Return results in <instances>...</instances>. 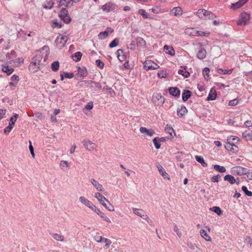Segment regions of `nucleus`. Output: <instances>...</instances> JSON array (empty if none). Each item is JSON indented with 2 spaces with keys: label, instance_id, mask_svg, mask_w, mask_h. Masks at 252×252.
<instances>
[{
  "label": "nucleus",
  "instance_id": "1",
  "mask_svg": "<svg viewBox=\"0 0 252 252\" xmlns=\"http://www.w3.org/2000/svg\"><path fill=\"white\" fill-rule=\"evenodd\" d=\"M250 15L247 12H242L240 13L237 24L239 26H244L250 23Z\"/></svg>",
  "mask_w": 252,
  "mask_h": 252
},
{
  "label": "nucleus",
  "instance_id": "2",
  "mask_svg": "<svg viewBox=\"0 0 252 252\" xmlns=\"http://www.w3.org/2000/svg\"><path fill=\"white\" fill-rule=\"evenodd\" d=\"M196 15L201 19H214L216 17L215 15L204 9H199L196 12Z\"/></svg>",
  "mask_w": 252,
  "mask_h": 252
},
{
  "label": "nucleus",
  "instance_id": "3",
  "mask_svg": "<svg viewBox=\"0 0 252 252\" xmlns=\"http://www.w3.org/2000/svg\"><path fill=\"white\" fill-rule=\"evenodd\" d=\"M59 15L61 19L66 24L69 23L71 21V18L68 14V11L65 8H63Z\"/></svg>",
  "mask_w": 252,
  "mask_h": 252
},
{
  "label": "nucleus",
  "instance_id": "4",
  "mask_svg": "<svg viewBox=\"0 0 252 252\" xmlns=\"http://www.w3.org/2000/svg\"><path fill=\"white\" fill-rule=\"evenodd\" d=\"M67 40V37L64 35L60 34L56 39L55 42L59 48L64 46Z\"/></svg>",
  "mask_w": 252,
  "mask_h": 252
},
{
  "label": "nucleus",
  "instance_id": "5",
  "mask_svg": "<svg viewBox=\"0 0 252 252\" xmlns=\"http://www.w3.org/2000/svg\"><path fill=\"white\" fill-rule=\"evenodd\" d=\"M159 65L151 60H146L144 63V68L146 70L156 69L159 68Z\"/></svg>",
  "mask_w": 252,
  "mask_h": 252
},
{
  "label": "nucleus",
  "instance_id": "6",
  "mask_svg": "<svg viewBox=\"0 0 252 252\" xmlns=\"http://www.w3.org/2000/svg\"><path fill=\"white\" fill-rule=\"evenodd\" d=\"M116 5L115 3L109 2L105 3L101 7V9L105 12H109L115 9Z\"/></svg>",
  "mask_w": 252,
  "mask_h": 252
},
{
  "label": "nucleus",
  "instance_id": "7",
  "mask_svg": "<svg viewBox=\"0 0 252 252\" xmlns=\"http://www.w3.org/2000/svg\"><path fill=\"white\" fill-rule=\"evenodd\" d=\"M84 146L89 151H93L97 147V145L89 140H85L82 142Z\"/></svg>",
  "mask_w": 252,
  "mask_h": 252
},
{
  "label": "nucleus",
  "instance_id": "8",
  "mask_svg": "<svg viewBox=\"0 0 252 252\" xmlns=\"http://www.w3.org/2000/svg\"><path fill=\"white\" fill-rule=\"evenodd\" d=\"M237 142H234L232 141H227L226 145L225 146V148L230 151H232V152H236L238 150V147L236 145Z\"/></svg>",
  "mask_w": 252,
  "mask_h": 252
},
{
  "label": "nucleus",
  "instance_id": "9",
  "mask_svg": "<svg viewBox=\"0 0 252 252\" xmlns=\"http://www.w3.org/2000/svg\"><path fill=\"white\" fill-rule=\"evenodd\" d=\"M169 14L171 16L179 17L182 15L183 10L181 7H175L170 10Z\"/></svg>",
  "mask_w": 252,
  "mask_h": 252
},
{
  "label": "nucleus",
  "instance_id": "10",
  "mask_svg": "<svg viewBox=\"0 0 252 252\" xmlns=\"http://www.w3.org/2000/svg\"><path fill=\"white\" fill-rule=\"evenodd\" d=\"M233 171L237 175L241 176L247 173V169L242 166H237L233 168Z\"/></svg>",
  "mask_w": 252,
  "mask_h": 252
},
{
  "label": "nucleus",
  "instance_id": "11",
  "mask_svg": "<svg viewBox=\"0 0 252 252\" xmlns=\"http://www.w3.org/2000/svg\"><path fill=\"white\" fill-rule=\"evenodd\" d=\"M113 32V29L107 28L106 31L101 32L98 34V37L99 39H104L108 36L109 33H112Z\"/></svg>",
  "mask_w": 252,
  "mask_h": 252
},
{
  "label": "nucleus",
  "instance_id": "12",
  "mask_svg": "<svg viewBox=\"0 0 252 252\" xmlns=\"http://www.w3.org/2000/svg\"><path fill=\"white\" fill-rule=\"evenodd\" d=\"M141 133L144 134L145 135L152 136L155 134V131L152 129H147L145 127H141L140 128Z\"/></svg>",
  "mask_w": 252,
  "mask_h": 252
},
{
  "label": "nucleus",
  "instance_id": "13",
  "mask_svg": "<svg viewBox=\"0 0 252 252\" xmlns=\"http://www.w3.org/2000/svg\"><path fill=\"white\" fill-rule=\"evenodd\" d=\"M94 196L101 205L103 204L106 202H108V200L102 194L99 192L95 193Z\"/></svg>",
  "mask_w": 252,
  "mask_h": 252
},
{
  "label": "nucleus",
  "instance_id": "14",
  "mask_svg": "<svg viewBox=\"0 0 252 252\" xmlns=\"http://www.w3.org/2000/svg\"><path fill=\"white\" fill-rule=\"evenodd\" d=\"M248 0H239L237 2L232 3L231 6V8L233 10H236L242 6Z\"/></svg>",
  "mask_w": 252,
  "mask_h": 252
},
{
  "label": "nucleus",
  "instance_id": "15",
  "mask_svg": "<svg viewBox=\"0 0 252 252\" xmlns=\"http://www.w3.org/2000/svg\"><path fill=\"white\" fill-rule=\"evenodd\" d=\"M188 112L186 107L184 105H182L180 107L178 108L177 110V115L180 117H182Z\"/></svg>",
  "mask_w": 252,
  "mask_h": 252
},
{
  "label": "nucleus",
  "instance_id": "16",
  "mask_svg": "<svg viewBox=\"0 0 252 252\" xmlns=\"http://www.w3.org/2000/svg\"><path fill=\"white\" fill-rule=\"evenodd\" d=\"M169 92L171 95L176 97H179L180 94V91L177 87L169 88Z\"/></svg>",
  "mask_w": 252,
  "mask_h": 252
},
{
  "label": "nucleus",
  "instance_id": "17",
  "mask_svg": "<svg viewBox=\"0 0 252 252\" xmlns=\"http://www.w3.org/2000/svg\"><path fill=\"white\" fill-rule=\"evenodd\" d=\"M242 137L246 141L252 140V131L246 130L243 133Z\"/></svg>",
  "mask_w": 252,
  "mask_h": 252
},
{
  "label": "nucleus",
  "instance_id": "18",
  "mask_svg": "<svg viewBox=\"0 0 252 252\" xmlns=\"http://www.w3.org/2000/svg\"><path fill=\"white\" fill-rule=\"evenodd\" d=\"M224 180L226 181H228L231 184H233L235 183H236L237 185L239 184V182H236V180L235 178L231 175H226L224 177Z\"/></svg>",
  "mask_w": 252,
  "mask_h": 252
},
{
  "label": "nucleus",
  "instance_id": "19",
  "mask_svg": "<svg viewBox=\"0 0 252 252\" xmlns=\"http://www.w3.org/2000/svg\"><path fill=\"white\" fill-rule=\"evenodd\" d=\"M11 82H9V85L11 87H15L19 81V77L18 75H13L11 77Z\"/></svg>",
  "mask_w": 252,
  "mask_h": 252
},
{
  "label": "nucleus",
  "instance_id": "20",
  "mask_svg": "<svg viewBox=\"0 0 252 252\" xmlns=\"http://www.w3.org/2000/svg\"><path fill=\"white\" fill-rule=\"evenodd\" d=\"M17 37L21 40L25 41L27 40V32L20 29L17 33Z\"/></svg>",
  "mask_w": 252,
  "mask_h": 252
},
{
  "label": "nucleus",
  "instance_id": "21",
  "mask_svg": "<svg viewBox=\"0 0 252 252\" xmlns=\"http://www.w3.org/2000/svg\"><path fill=\"white\" fill-rule=\"evenodd\" d=\"M78 73L81 77H86L88 74V71L85 67H78Z\"/></svg>",
  "mask_w": 252,
  "mask_h": 252
},
{
  "label": "nucleus",
  "instance_id": "22",
  "mask_svg": "<svg viewBox=\"0 0 252 252\" xmlns=\"http://www.w3.org/2000/svg\"><path fill=\"white\" fill-rule=\"evenodd\" d=\"M39 65L36 62L32 60V62L29 65V69L33 72H36L39 69Z\"/></svg>",
  "mask_w": 252,
  "mask_h": 252
},
{
  "label": "nucleus",
  "instance_id": "23",
  "mask_svg": "<svg viewBox=\"0 0 252 252\" xmlns=\"http://www.w3.org/2000/svg\"><path fill=\"white\" fill-rule=\"evenodd\" d=\"M90 83H91L90 88H92L94 91H99L101 89V85L99 82L92 81Z\"/></svg>",
  "mask_w": 252,
  "mask_h": 252
},
{
  "label": "nucleus",
  "instance_id": "24",
  "mask_svg": "<svg viewBox=\"0 0 252 252\" xmlns=\"http://www.w3.org/2000/svg\"><path fill=\"white\" fill-rule=\"evenodd\" d=\"M91 183L94 185V186L96 189L98 191H102L103 188L102 186L97 181L94 179H91Z\"/></svg>",
  "mask_w": 252,
  "mask_h": 252
},
{
  "label": "nucleus",
  "instance_id": "25",
  "mask_svg": "<svg viewBox=\"0 0 252 252\" xmlns=\"http://www.w3.org/2000/svg\"><path fill=\"white\" fill-rule=\"evenodd\" d=\"M157 167L158 168V171L160 173V175L164 178H165V179L167 178V179H169V178L167 177V176H168L167 173L166 172L165 170H164V169L163 168V167L161 165H160L159 164H158L157 165Z\"/></svg>",
  "mask_w": 252,
  "mask_h": 252
},
{
  "label": "nucleus",
  "instance_id": "26",
  "mask_svg": "<svg viewBox=\"0 0 252 252\" xmlns=\"http://www.w3.org/2000/svg\"><path fill=\"white\" fill-rule=\"evenodd\" d=\"M217 97V94L216 91L213 89H211L210 93L208 94V96L207 98V100H215Z\"/></svg>",
  "mask_w": 252,
  "mask_h": 252
},
{
  "label": "nucleus",
  "instance_id": "27",
  "mask_svg": "<svg viewBox=\"0 0 252 252\" xmlns=\"http://www.w3.org/2000/svg\"><path fill=\"white\" fill-rule=\"evenodd\" d=\"M163 48L166 54H168L171 56H174L175 55V52L172 47L168 46L166 45L164 46Z\"/></svg>",
  "mask_w": 252,
  "mask_h": 252
},
{
  "label": "nucleus",
  "instance_id": "28",
  "mask_svg": "<svg viewBox=\"0 0 252 252\" xmlns=\"http://www.w3.org/2000/svg\"><path fill=\"white\" fill-rule=\"evenodd\" d=\"M151 10L155 14L163 13L168 11L167 10L161 8L158 6L153 7Z\"/></svg>",
  "mask_w": 252,
  "mask_h": 252
},
{
  "label": "nucleus",
  "instance_id": "29",
  "mask_svg": "<svg viewBox=\"0 0 252 252\" xmlns=\"http://www.w3.org/2000/svg\"><path fill=\"white\" fill-rule=\"evenodd\" d=\"M116 54L118 59L121 62H123L126 60V56L124 54V51L122 49L118 50Z\"/></svg>",
  "mask_w": 252,
  "mask_h": 252
},
{
  "label": "nucleus",
  "instance_id": "30",
  "mask_svg": "<svg viewBox=\"0 0 252 252\" xmlns=\"http://www.w3.org/2000/svg\"><path fill=\"white\" fill-rule=\"evenodd\" d=\"M206 56V51L204 49L201 48L197 54V57L198 59L202 60L204 59Z\"/></svg>",
  "mask_w": 252,
  "mask_h": 252
},
{
  "label": "nucleus",
  "instance_id": "31",
  "mask_svg": "<svg viewBox=\"0 0 252 252\" xmlns=\"http://www.w3.org/2000/svg\"><path fill=\"white\" fill-rule=\"evenodd\" d=\"M2 70L3 72L6 73L8 75L11 74L14 71V69L9 67L8 65H2Z\"/></svg>",
  "mask_w": 252,
  "mask_h": 252
},
{
  "label": "nucleus",
  "instance_id": "32",
  "mask_svg": "<svg viewBox=\"0 0 252 252\" xmlns=\"http://www.w3.org/2000/svg\"><path fill=\"white\" fill-rule=\"evenodd\" d=\"M187 66H185L184 69L178 70V73L180 75H183L185 78H188L190 76V73L186 70Z\"/></svg>",
  "mask_w": 252,
  "mask_h": 252
},
{
  "label": "nucleus",
  "instance_id": "33",
  "mask_svg": "<svg viewBox=\"0 0 252 252\" xmlns=\"http://www.w3.org/2000/svg\"><path fill=\"white\" fill-rule=\"evenodd\" d=\"M191 96V92L189 90H184L182 93V99L184 101H187Z\"/></svg>",
  "mask_w": 252,
  "mask_h": 252
},
{
  "label": "nucleus",
  "instance_id": "34",
  "mask_svg": "<svg viewBox=\"0 0 252 252\" xmlns=\"http://www.w3.org/2000/svg\"><path fill=\"white\" fill-rule=\"evenodd\" d=\"M133 212L135 215H136L139 217H141V218H142L144 219H146V218L149 219L147 215H142L141 212H142V211L139 209L133 208Z\"/></svg>",
  "mask_w": 252,
  "mask_h": 252
},
{
  "label": "nucleus",
  "instance_id": "35",
  "mask_svg": "<svg viewBox=\"0 0 252 252\" xmlns=\"http://www.w3.org/2000/svg\"><path fill=\"white\" fill-rule=\"evenodd\" d=\"M79 201L86 206L89 207L90 205L92 203V202L89 201L88 199L86 198L84 196H80L79 198Z\"/></svg>",
  "mask_w": 252,
  "mask_h": 252
},
{
  "label": "nucleus",
  "instance_id": "36",
  "mask_svg": "<svg viewBox=\"0 0 252 252\" xmlns=\"http://www.w3.org/2000/svg\"><path fill=\"white\" fill-rule=\"evenodd\" d=\"M59 3L61 6L66 7H70L73 4L71 0H60Z\"/></svg>",
  "mask_w": 252,
  "mask_h": 252
},
{
  "label": "nucleus",
  "instance_id": "37",
  "mask_svg": "<svg viewBox=\"0 0 252 252\" xmlns=\"http://www.w3.org/2000/svg\"><path fill=\"white\" fill-rule=\"evenodd\" d=\"M50 234L52 236V237L57 241H63L64 240L63 236L61 234L52 233H50Z\"/></svg>",
  "mask_w": 252,
  "mask_h": 252
},
{
  "label": "nucleus",
  "instance_id": "38",
  "mask_svg": "<svg viewBox=\"0 0 252 252\" xmlns=\"http://www.w3.org/2000/svg\"><path fill=\"white\" fill-rule=\"evenodd\" d=\"M200 233L201 236L204 238L206 241H210L211 240V238L208 235L206 230L202 229L200 231Z\"/></svg>",
  "mask_w": 252,
  "mask_h": 252
},
{
  "label": "nucleus",
  "instance_id": "39",
  "mask_svg": "<svg viewBox=\"0 0 252 252\" xmlns=\"http://www.w3.org/2000/svg\"><path fill=\"white\" fill-rule=\"evenodd\" d=\"M82 54L80 52H77L72 55V58L76 62H79L82 57Z\"/></svg>",
  "mask_w": 252,
  "mask_h": 252
},
{
  "label": "nucleus",
  "instance_id": "40",
  "mask_svg": "<svg viewBox=\"0 0 252 252\" xmlns=\"http://www.w3.org/2000/svg\"><path fill=\"white\" fill-rule=\"evenodd\" d=\"M195 158L197 161L200 163L203 167L207 166V163L205 162L203 158L200 156H195Z\"/></svg>",
  "mask_w": 252,
  "mask_h": 252
},
{
  "label": "nucleus",
  "instance_id": "41",
  "mask_svg": "<svg viewBox=\"0 0 252 252\" xmlns=\"http://www.w3.org/2000/svg\"><path fill=\"white\" fill-rule=\"evenodd\" d=\"M97 212L96 213L98 215H99L102 219H103L105 221L107 222L110 223L111 220L109 218H108L103 213L101 212L100 210H97Z\"/></svg>",
  "mask_w": 252,
  "mask_h": 252
},
{
  "label": "nucleus",
  "instance_id": "42",
  "mask_svg": "<svg viewBox=\"0 0 252 252\" xmlns=\"http://www.w3.org/2000/svg\"><path fill=\"white\" fill-rule=\"evenodd\" d=\"M60 67V63L58 61H55L51 64V69L54 72L57 71Z\"/></svg>",
  "mask_w": 252,
  "mask_h": 252
},
{
  "label": "nucleus",
  "instance_id": "43",
  "mask_svg": "<svg viewBox=\"0 0 252 252\" xmlns=\"http://www.w3.org/2000/svg\"><path fill=\"white\" fill-rule=\"evenodd\" d=\"M214 169L220 173H224L226 171V169L224 166L216 164L214 166Z\"/></svg>",
  "mask_w": 252,
  "mask_h": 252
},
{
  "label": "nucleus",
  "instance_id": "44",
  "mask_svg": "<svg viewBox=\"0 0 252 252\" xmlns=\"http://www.w3.org/2000/svg\"><path fill=\"white\" fill-rule=\"evenodd\" d=\"M186 32L189 35L197 36V30L193 29H188L186 30Z\"/></svg>",
  "mask_w": 252,
  "mask_h": 252
},
{
  "label": "nucleus",
  "instance_id": "45",
  "mask_svg": "<svg viewBox=\"0 0 252 252\" xmlns=\"http://www.w3.org/2000/svg\"><path fill=\"white\" fill-rule=\"evenodd\" d=\"M165 130L166 132H167L168 133H169L171 136H172V133H174V135H175V133L174 132V129L173 127L168 125H167L165 127Z\"/></svg>",
  "mask_w": 252,
  "mask_h": 252
},
{
  "label": "nucleus",
  "instance_id": "46",
  "mask_svg": "<svg viewBox=\"0 0 252 252\" xmlns=\"http://www.w3.org/2000/svg\"><path fill=\"white\" fill-rule=\"evenodd\" d=\"M94 240L97 243L102 242L103 241V238L102 236L99 235V233L97 232L95 235L93 236Z\"/></svg>",
  "mask_w": 252,
  "mask_h": 252
},
{
  "label": "nucleus",
  "instance_id": "47",
  "mask_svg": "<svg viewBox=\"0 0 252 252\" xmlns=\"http://www.w3.org/2000/svg\"><path fill=\"white\" fill-rule=\"evenodd\" d=\"M210 210L216 213L218 215H220L222 214V211L219 207L215 206L210 208Z\"/></svg>",
  "mask_w": 252,
  "mask_h": 252
},
{
  "label": "nucleus",
  "instance_id": "48",
  "mask_svg": "<svg viewBox=\"0 0 252 252\" xmlns=\"http://www.w3.org/2000/svg\"><path fill=\"white\" fill-rule=\"evenodd\" d=\"M137 44L141 46H146V41L143 39V38L140 37H138L136 39Z\"/></svg>",
  "mask_w": 252,
  "mask_h": 252
},
{
  "label": "nucleus",
  "instance_id": "49",
  "mask_svg": "<svg viewBox=\"0 0 252 252\" xmlns=\"http://www.w3.org/2000/svg\"><path fill=\"white\" fill-rule=\"evenodd\" d=\"M42 59V57L41 55H37L32 58V60L34 62H36L38 64L40 65L41 64Z\"/></svg>",
  "mask_w": 252,
  "mask_h": 252
},
{
  "label": "nucleus",
  "instance_id": "50",
  "mask_svg": "<svg viewBox=\"0 0 252 252\" xmlns=\"http://www.w3.org/2000/svg\"><path fill=\"white\" fill-rule=\"evenodd\" d=\"M138 13L142 16L144 19L149 18V14L143 9H139L138 10Z\"/></svg>",
  "mask_w": 252,
  "mask_h": 252
},
{
  "label": "nucleus",
  "instance_id": "51",
  "mask_svg": "<svg viewBox=\"0 0 252 252\" xmlns=\"http://www.w3.org/2000/svg\"><path fill=\"white\" fill-rule=\"evenodd\" d=\"M54 2L52 0L47 2L43 5V7L45 9H51L54 5Z\"/></svg>",
  "mask_w": 252,
  "mask_h": 252
},
{
  "label": "nucleus",
  "instance_id": "52",
  "mask_svg": "<svg viewBox=\"0 0 252 252\" xmlns=\"http://www.w3.org/2000/svg\"><path fill=\"white\" fill-rule=\"evenodd\" d=\"M107 203H108V205H107L106 204V202H105L103 204H102V205L109 211H111V212L114 211V206L111 203H110V202L109 201Z\"/></svg>",
  "mask_w": 252,
  "mask_h": 252
},
{
  "label": "nucleus",
  "instance_id": "53",
  "mask_svg": "<svg viewBox=\"0 0 252 252\" xmlns=\"http://www.w3.org/2000/svg\"><path fill=\"white\" fill-rule=\"evenodd\" d=\"M209 72L210 70L208 67H205L203 70V75L204 76V78L207 80H208L209 79Z\"/></svg>",
  "mask_w": 252,
  "mask_h": 252
},
{
  "label": "nucleus",
  "instance_id": "54",
  "mask_svg": "<svg viewBox=\"0 0 252 252\" xmlns=\"http://www.w3.org/2000/svg\"><path fill=\"white\" fill-rule=\"evenodd\" d=\"M197 36H209L210 35V32H208L197 31Z\"/></svg>",
  "mask_w": 252,
  "mask_h": 252
},
{
  "label": "nucleus",
  "instance_id": "55",
  "mask_svg": "<svg viewBox=\"0 0 252 252\" xmlns=\"http://www.w3.org/2000/svg\"><path fill=\"white\" fill-rule=\"evenodd\" d=\"M153 143L157 149H158L160 147V142L158 140V137H155L153 140Z\"/></svg>",
  "mask_w": 252,
  "mask_h": 252
},
{
  "label": "nucleus",
  "instance_id": "56",
  "mask_svg": "<svg viewBox=\"0 0 252 252\" xmlns=\"http://www.w3.org/2000/svg\"><path fill=\"white\" fill-rule=\"evenodd\" d=\"M242 190L245 192L248 196H252V192L248 190L247 187L243 186L242 187Z\"/></svg>",
  "mask_w": 252,
  "mask_h": 252
},
{
  "label": "nucleus",
  "instance_id": "57",
  "mask_svg": "<svg viewBox=\"0 0 252 252\" xmlns=\"http://www.w3.org/2000/svg\"><path fill=\"white\" fill-rule=\"evenodd\" d=\"M13 126H14L13 123H9L8 126L4 129V133H6L10 132Z\"/></svg>",
  "mask_w": 252,
  "mask_h": 252
},
{
  "label": "nucleus",
  "instance_id": "58",
  "mask_svg": "<svg viewBox=\"0 0 252 252\" xmlns=\"http://www.w3.org/2000/svg\"><path fill=\"white\" fill-rule=\"evenodd\" d=\"M227 141L237 142V143L239 141V139L238 137L235 136H230L227 137Z\"/></svg>",
  "mask_w": 252,
  "mask_h": 252
},
{
  "label": "nucleus",
  "instance_id": "59",
  "mask_svg": "<svg viewBox=\"0 0 252 252\" xmlns=\"http://www.w3.org/2000/svg\"><path fill=\"white\" fill-rule=\"evenodd\" d=\"M119 40L118 38H115L109 44L110 48H113L117 46L119 44Z\"/></svg>",
  "mask_w": 252,
  "mask_h": 252
},
{
  "label": "nucleus",
  "instance_id": "60",
  "mask_svg": "<svg viewBox=\"0 0 252 252\" xmlns=\"http://www.w3.org/2000/svg\"><path fill=\"white\" fill-rule=\"evenodd\" d=\"M158 77L160 78H163L166 77L167 73L165 71L160 70L158 72Z\"/></svg>",
  "mask_w": 252,
  "mask_h": 252
},
{
  "label": "nucleus",
  "instance_id": "61",
  "mask_svg": "<svg viewBox=\"0 0 252 252\" xmlns=\"http://www.w3.org/2000/svg\"><path fill=\"white\" fill-rule=\"evenodd\" d=\"M174 231L176 233L177 235L179 238H181L182 236V233L179 230L177 225L176 224H174V227L173 228Z\"/></svg>",
  "mask_w": 252,
  "mask_h": 252
},
{
  "label": "nucleus",
  "instance_id": "62",
  "mask_svg": "<svg viewBox=\"0 0 252 252\" xmlns=\"http://www.w3.org/2000/svg\"><path fill=\"white\" fill-rule=\"evenodd\" d=\"M95 63L97 67L101 69L103 68L104 64L100 60H96Z\"/></svg>",
  "mask_w": 252,
  "mask_h": 252
},
{
  "label": "nucleus",
  "instance_id": "63",
  "mask_svg": "<svg viewBox=\"0 0 252 252\" xmlns=\"http://www.w3.org/2000/svg\"><path fill=\"white\" fill-rule=\"evenodd\" d=\"M63 73H64V76L65 78L71 79L74 77V74L73 73L65 72H63Z\"/></svg>",
  "mask_w": 252,
  "mask_h": 252
},
{
  "label": "nucleus",
  "instance_id": "64",
  "mask_svg": "<svg viewBox=\"0 0 252 252\" xmlns=\"http://www.w3.org/2000/svg\"><path fill=\"white\" fill-rule=\"evenodd\" d=\"M60 165L62 167H66L68 168L69 167V163L66 160H62L61 161Z\"/></svg>",
  "mask_w": 252,
  "mask_h": 252
}]
</instances>
